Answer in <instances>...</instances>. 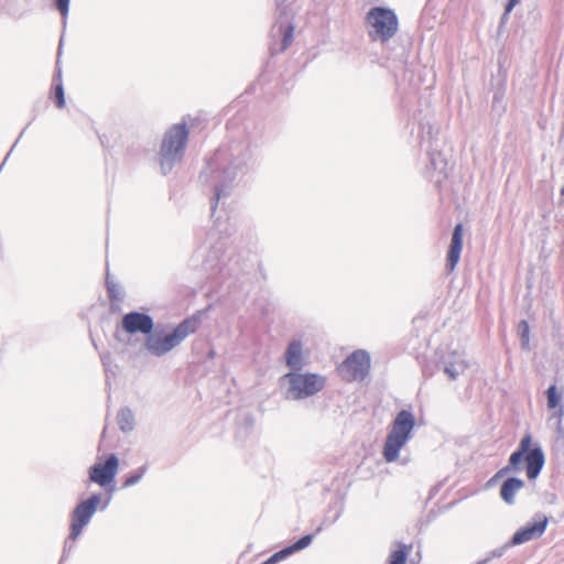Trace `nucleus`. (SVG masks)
I'll return each mask as SVG.
<instances>
[{
    "instance_id": "4",
    "label": "nucleus",
    "mask_w": 564,
    "mask_h": 564,
    "mask_svg": "<svg viewBox=\"0 0 564 564\" xmlns=\"http://www.w3.org/2000/svg\"><path fill=\"white\" fill-rule=\"evenodd\" d=\"M189 130L185 122L171 126L164 133L160 151L159 163L163 175L169 174L184 158Z\"/></svg>"
},
{
    "instance_id": "6",
    "label": "nucleus",
    "mask_w": 564,
    "mask_h": 564,
    "mask_svg": "<svg viewBox=\"0 0 564 564\" xmlns=\"http://www.w3.org/2000/svg\"><path fill=\"white\" fill-rule=\"evenodd\" d=\"M414 426L415 417L411 411L402 409L397 413L383 444L382 455L386 462L392 463L398 459L401 448L412 437Z\"/></svg>"
},
{
    "instance_id": "19",
    "label": "nucleus",
    "mask_w": 564,
    "mask_h": 564,
    "mask_svg": "<svg viewBox=\"0 0 564 564\" xmlns=\"http://www.w3.org/2000/svg\"><path fill=\"white\" fill-rule=\"evenodd\" d=\"M524 487V481L518 477H508L500 487V497L507 505L514 503L516 494Z\"/></svg>"
},
{
    "instance_id": "31",
    "label": "nucleus",
    "mask_w": 564,
    "mask_h": 564,
    "mask_svg": "<svg viewBox=\"0 0 564 564\" xmlns=\"http://www.w3.org/2000/svg\"><path fill=\"white\" fill-rule=\"evenodd\" d=\"M519 2L520 0H508L505 7L503 17L508 15Z\"/></svg>"
},
{
    "instance_id": "26",
    "label": "nucleus",
    "mask_w": 564,
    "mask_h": 564,
    "mask_svg": "<svg viewBox=\"0 0 564 564\" xmlns=\"http://www.w3.org/2000/svg\"><path fill=\"white\" fill-rule=\"evenodd\" d=\"M517 332L519 335V338L521 340V347L524 350H529V341H530V326L529 323L524 319L520 321L517 327Z\"/></svg>"
},
{
    "instance_id": "18",
    "label": "nucleus",
    "mask_w": 564,
    "mask_h": 564,
    "mask_svg": "<svg viewBox=\"0 0 564 564\" xmlns=\"http://www.w3.org/2000/svg\"><path fill=\"white\" fill-rule=\"evenodd\" d=\"M442 365L443 371L451 380H456L468 368L467 361L456 351L452 352Z\"/></svg>"
},
{
    "instance_id": "9",
    "label": "nucleus",
    "mask_w": 564,
    "mask_h": 564,
    "mask_svg": "<svg viewBox=\"0 0 564 564\" xmlns=\"http://www.w3.org/2000/svg\"><path fill=\"white\" fill-rule=\"evenodd\" d=\"M366 20L373 29L375 40L387 42L398 32L399 20L392 9L373 7L367 12Z\"/></svg>"
},
{
    "instance_id": "14",
    "label": "nucleus",
    "mask_w": 564,
    "mask_h": 564,
    "mask_svg": "<svg viewBox=\"0 0 564 564\" xmlns=\"http://www.w3.org/2000/svg\"><path fill=\"white\" fill-rule=\"evenodd\" d=\"M422 143H427L426 153L429 156L427 170L437 172L446 176L447 159L440 148V140L432 135V130L427 132V138H422Z\"/></svg>"
},
{
    "instance_id": "37",
    "label": "nucleus",
    "mask_w": 564,
    "mask_h": 564,
    "mask_svg": "<svg viewBox=\"0 0 564 564\" xmlns=\"http://www.w3.org/2000/svg\"><path fill=\"white\" fill-rule=\"evenodd\" d=\"M246 420H247L248 424H249L250 426H252V424H253V419H252L251 416H247V417H246Z\"/></svg>"
},
{
    "instance_id": "22",
    "label": "nucleus",
    "mask_w": 564,
    "mask_h": 564,
    "mask_svg": "<svg viewBox=\"0 0 564 564\" xmlns=\"http://www.w3.org/2000/svg\"><path fill=\"white\" fill-rule=\"evenodd\" d=\"M506 87L503 83H500L497 89L494 93L492 97V111L497 112L501 116L506 111V105L503 102L505 99Z\"/></svg>"
},
{
    "instance_id": "8",
    "label": "nucleus",
    "mask_w": 564,
    "mask_h": 564,
    "mask_svg": "<svg viewBox=\"0 0 564 564\" xmlns=\"http://www.w3.org/2000/svg\"><path fill=\"white\" fill-rule=\"evenodd\" d=\"M101 494L96 492L87 499L79 501L70 512L69 535L65 541L62 560H65L73 549L76 540L82 535L83 530L89 524L93 516L100 505Z\"/></svg>"
},
{
    "instance_id": "38",
    "label": "nucleus",
    "mask_w": 564,
    "mask_h": 564,
    "mask_svg": "<svg viewBox=\"0 0 564 564\" xmlns=\"http://www.w3.org/2000/svg\"><path fill=\"white\" fill-rule=\"evenodd\" d=\"M489 560H490V558H485V560H482V561L478 562L477 564H486V563H488V562H489Z\"/></svg>"
},
{
    "instance_id": "23",
    "label": "nucleus",
    "mask_w": 564,
    "mask_h": 564,
    "mask_svg": "<svg viewBox=\"0 0 564 564\" xmlns=\"http://www.w3.org/2000/svg\"><path fill=\"white\" fill-rule=\"evenodd\" d=\"M411 545L400 544L398 550L391 552L388 558V564H406L409 550Z\"/></svg>"
},
{
    "instance_id": "35",
    "label": "nucleus",
    "mask_w": 564,
    "mask_h": 564,
    "mask_svg": "<svg viewBox=\"0 0 564 564\" xmlns=\"http://www.w3.org/2000/svg\"><path fill=\"white\" fill-rule=\"evenodd\" d=\"M288 0H275V3L278 6V8H282V6Z\"/></svg>"
},
{
    "instance_id": "10",
    "label": "nucleus",
    "mask_w": 564,
    "mask_h": 564,
    "mask_svg": "<svg viewBox=\"0 0 564 564\" xmlns=\"http://www.w3.org/2000/svg\"><path fill=\"white\" fill-rule=\"evenodd\" d=\"M370 366V354L367 350L358 349L340 364L338 371L346 381H362L368 376Z\"/></svg>"
},
{
    "instance_id": "2",
    "label": "nucleus",
    "mask_w": 564,
    "mask_h": 564,
    "mask_svg": "<svg viewBox=\"0 0 564 564\" xmlns=\"http://www.w3.org/2000/svg\"><path fill=\"white\" fill-rule=\"evenodd\" d=\"M523 463L525 464V473L530 480L538 478L545 464L543 448L539 442H533L530 432H527L520 440L517 449L509 456L508 465L499 469L490 478L488 485L494 484L512 471L521 470Z\"/></svg>"
},
{
    "instance_id": "11",
    "label": "nucleus",
    "mask_w": 564,
    "mask_h": 564,
    "mask_svg": "<svg viewBox=\"0 0 564 564\" xmlns=\"http://www.w3.org/2000/svg\"><path fill=\"white\" fill-rule=\"evenodd\" d=\"M118 469L119 458L116 454L110 453L104 456L102 460L89 467L88 477L91 482L107 487L115 480Z\"/></svg>"
},
{
    "instance_id": "16",
    "label": "nucleus",
    "mask_w": 564,
    "mask_h": 564,
    "mask_svg": "<svg viewBox=\"0 0 564 564\" xmlns=\"http://www.w3.org/2000/svg\"><path fill=\"white\" fill-rule=\"evenodd\" d=\"M284 362L290 371H302L306 366L304 356V344L300 338H292L284 351Z\"/></svg>"
},
{
    "instance_id": "32",
    "label": "nucleus",
    "mask_w": 564,
    "mask_h": 564,
    "mask_svg": "<svg viewBox=\"0 0 564 564\" xmlns=\"http://www.w3.org/2000/svg\"><path fill=\"white\" fill-rule=\"evenodd\" d=\"M344 513V503H340L335 516L328 521V524H334Z\"/></svg>"
},
{
    "instance_id": "29",
    "label": "nucleus",
    "mask_w": 564,
    "mask_h": 564,
    "mask_svg": "<svg viewBox=\"0 0 564 564\" xmlns=\"http://www.w3.org/2000/svg\"><path fill=\"white\" fill-rule=\"evenodd\" d=\"M53 94H54L56 107L59 109L64 108L65 107V91H64L63 84L61 82L58 84H55Z\"/></svg>"
},
{
    "instance_id": "20",
    "label": "nucleus",
    "mask_w": 564,
    "mask_h": 564,
    "mask_svg": "<svg viewBox=\"0 0 564 564\" xmlns=\"http://www.w3.org/2000/svg\"><path fill=\"white\" fill-rule=\"evenodd\" d=\"M117 423L123 433L133 431L135 425V417L132 410L128 406L122 408L117 414Z\"/></svg>"
},
{
    "instance_id": "25",
    "label": "nucleus",
    "mask_w": 564,
    "mask_h": 564,
    "mask_svg": "<svg viewBox=\"0 0 564 564\" xmlns=\"http://www.w3.org/2000/svg\"><path fill=\"white\" fill-rule=\"evenodd\" d=\"M100 360L105 370L106 376V386H110V378L116 377V371L113 368L117 366L112 364V358L109 352L100 354Z\"/></svg>"
},
{
    "instance_id": "1",
    "label": "nucleus",
    "mask_w": 564,
    "mask_h": 564,
    "mask_svg": "<svg viewBox=\"0 0 564 564\" xmlns=\"http://www.w3.org/2000/svg\"><path fill=\"white\" fill-rule=\"evenodd\" d=\"M252 158L251 144L242 138L223 143L207 160L199 180L214 189L210 198L212 216L215 215L220 198L228 196L237 180L250 171Z\"/></svg>"
},
{
    "instance_id": "36",
    "label": "nucleus",
    "mask_w": 564,
    "mask_h": 564,
    "mask_svg": "<svg viewBox=\"0 0 564 564\" xmlns=\"http://www.w3.org/2000/svg\"><path fill=\"white\" fill-rule=\"evenodd\" d=\"M422 371H423V376H425V377H431L432 376V372H429L426 367H424Z\"/></svg>"
},
{
    "instance_id": "21",
    "label": "nucleus",
    "mask_w": 564,
    "mask_h": 564,
    "mask_svg": "<svg viewBox=\"0 0 564 564\" xmlns=\"http://www.w3.org/2000/svg\"><path fill=\"white\" fill-rule=\"evenodd\" d=\"M147 471H148V464H143L142 466L134 469L133 471L127 474L123 477L121 488L127 489V488L135 486L137 484H139L141 481V479L144 477Z\"/></svg>"
},
{
    "instance_id": "40",
    "label": "nucleus",
    "mask_w": 564,
    "mask_h": 564,
    "mask_svg": "<svg viewBox=\"0 0 564 564\" xmlns=\"http://www.w3.org/2000/svg\"><path fill=\"white\" fill-rule=\"evenodd\" d=\"M561 194L564 195V187L561 189Z\"/></svg>"
},
{
    "instance_id": "39",
    "label": "nucleus",
    "mask_w": 564,
    "mask_h": 564,
    "mask_svg": "<svg viewBox=\"0 0 564 564\" xmlns=\"http://www.w3.org/2000/svg\"><path fill=\"white\" fill-rule=\"evenodd\" d=\"M62 44H63V39L59 40L58 52H61Z\"/></svg>"
},
{
    "instance_id": "28",
    "label": "nucleus",
    "mask_w": 564,
    "mask_h": 564,
    "mask_svg": "<svg viewBox=\"0 0 564 564\" xmlns=\"http://www.w3.org/2000/svg\"><path fill=\"white\" fill-rule=\"evenodd\" d=\"M545 394L547 399V408L551 410L556 409L560 405L562 398L561 393L557 392L556 386L551 384L545 391Z\"/></svg>"
},
{
    "instance_id": "12",
    "label": "nucleus",
    "mask_w": 564,
    "mask_h": 564,
    "mask_svg": "<svg viewBox=\"0 0 564 564\" xmlns=\"http://www.w3.org/2000/svg\"><path fill=\"white\" fill-rule=\"evenodd\" d=\"M549 524V519L543 513H535L532 521L517 530L508 542L509 546L521 545L543 535Z\"/></svg>"
},
{
    "instance_id": "24",
    "label": "nucleus",
    "mask_w": 564,
    "mask_h": 564,
    "mask_svg": "<svg viewBox=\"0 0 564 564\" xmlns=\"http://www.w3.org/2000/svg\"><path fill=\"white\" fill-rule=\"evenodd\" d=\"M279 32L282 33V41L279 52H284L293 42L294 26L292 24H280Z\"/></svg>"
},
{
    "instance_id": "3",
    "label": "nucleus",
    "mask_w": 564,
    "mask_h": 564,
    "mask_svg": "<svg viewBox=\"0 0 564 564\" xmlns=\"http://www.w3.org/2000/svg\"><path fill=\"white\" fill-rule=\"evenodd\" d=\"M198 327V319L187 317L178 323L171 332L154 329L144 338L145 350L154 357H163L180 346Z\"/></svg>"
},
{
    "instance_id": "15",
    "label": "nucleus",
    "mask_w": 564,
    "mask_h": 564,
    "mask_svg": "<svg viewBox=\"0 0 564 564\" xmlns=\"http://www.w3.org/2000/svg\"><path fill=\"white\" fill-rule=\"evenodd\" d=\"M322 529H323V527L319 525L316 529L315 533L305 534V535L301 536L294 543L274 552L269 558L263 561L261 564H276V563L288 558L292 554L306 549L307 546L311 545L315 534L319 533L322 531Z\"/></svg>"
},
{
    "instance_id": "34",
    "label": "nucleus",
    "mask_w": 564,
    "mask_h": 564,
    "mask_svg": "<svg viewBox=\"0 0 564 564\" xmlns=\"http://www.w3.org/2000/svg\"><path fill=\"white\" fill-rule=\"evenodd\" d=\"M507 547H509L508 543H507L505 546L500 547V549H496V550H494V551L491 552V556H492V557H500V556H502V554L505 553V550H506Z\"/></svg>"
},
{
    "instance_id": "5",
    "label": "nucleus",
    "mask_w": 564,
    "mask_h": 564,
    "mask_svg": "<svg viewBox=\"0 0 564 564\" xmlns=\"http://www.w3.org/2000/svg\"><path fill=\"white\" fill-rule=\"evenodd\" d=\"M288 400L300 401L316 395L326 386V378L316 372L289 371L280 378Z\"/></svg>"
},
{
    "instance_id": "27",
    "label": "nucleus",
    "mask_w": 564,
    "mask_h": 564,
    "mask_svg": "<svg viewBox=\"0 0 564 564\" xmlns=\"http://www.w3.org/2000/svg\"><path fill=\"white\" fill-rule=\"evenodd\" d=\"M106 288H107L108 297L111 301L120 302V301L123 300L124 293H123V290H122L121 285H119L118 283L107 279L106 280Z\"/></svg>"
},
{
    "instance_id": "17",
    "label": "nucleus",
    "mask_w": 564,
    "mask_h": 564,
    "mask_svg": "<svg viewBox=\"0 0 564 564\" xmlns=\"http://www.w3.org/2000/svg\"><path fill=\"white\" fill-rule=\"evenodd\" d=\"M463 249V225L457 224L452 232L449 247L446 253V270L453 272L460 259Z\"/></svg>"
},
{
    "instance_id": "30",
    "label": "nucleus",
    "mask_w": 564,
    "mask_h": 564,
    "mask_svg": "<svg viewBox=\"0 0 564 564\" xmlns=\"http://www.w3.org/2000/svg\"><path fill=\"white\" fill-rule=\"evenodd\" d=\"M69 2L70 0H53L54 7L59 12L64 24L69 12Z\"/></svg>"
},
{
    "instance_id": "13",
    "label": "nucleus",
    "mask_w": 564,
    "mask_h": 564,
    "mask_svg": "<svg viewBox=\"0 0 564 564\" xmlns=\"http://www.w3.org/2000/svg\"><path fill=\"white\" fill-rule=\"evenodd\" d=\"M120 326L129 335L142 334L147 336L154 330L153 317L144 312L131 311L121 317Z\"/></svg>"
},
{
    "instance_id": "7",
    "label": "nucleus",
    "mask_w": 564,
    "mask_h": 564,
    "mask_svg": "<svg viewBox=\"0 0 564 564\" xmlns=\"http://www.w3.org/2000/svg\"><path fill=\"white\" fill-rule=\"evenodd\" d=\"M232 256L234 250L227 239L220 238L209 247L202 268L210 278L235 275L239 271V262Z\"/></svg>"
},
{
    "instance_id": "33",
    "label": "nucleus",
    "mask_w": 564,
    "mask_h": 564,
    "mask_svg": "<svg viewBox=\"0 0 564 564\" xmlns=\"http://www.w3.org/2000/svg\"><path fill=\"white\" fill-rule=\"evenodd\" d=\"M112 491H113V488L109 489V490H108V492H109L108 498H107L104 502H101V501H100V505H99V507H98V508H99L101 511H105V510L108 508V506H109V503H110V501H111V494H112Z\"/></svg>"
}]
</instances>
